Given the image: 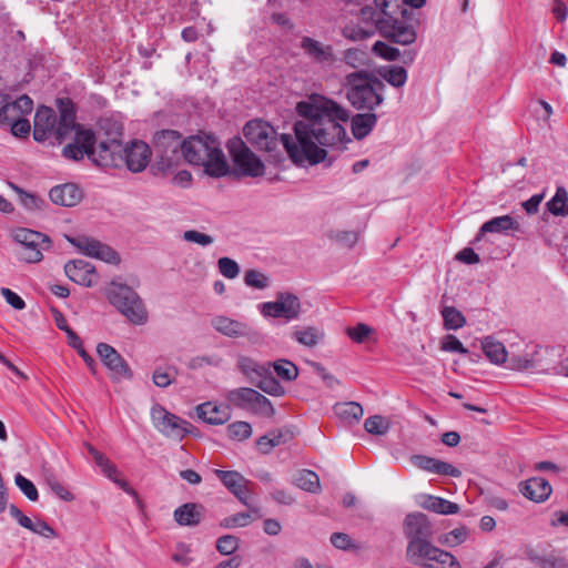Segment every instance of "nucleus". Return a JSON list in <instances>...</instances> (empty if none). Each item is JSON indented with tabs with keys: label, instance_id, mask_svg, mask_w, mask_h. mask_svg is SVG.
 I'll return each instance as SVG.
<instances>
[{
	"label": "nucleus",
	"instance_id": "1",
	"mask_svg": "<svg viewBox=\"0 0 568 568\" xmlns=\"http://www.w3.org/2000/svg\"><path fill=\"white\" fill-rule=\"evenodd\" d=\"M295 110L303 118L293 125L295 140L290 134L277 133L262 120L248 121L243 129L244 136L275 163L283 160V149L295 164L307 162L311 165L326 159L324 148H341L351 142L342 126L349 118L348 112L336 101L313 93L297 102Z\"/></svg>",
	"mask_w": 568,
	"mask_h": 568
},
{
	"label": "nucleus",
	"instance_id": "62",
	"mask_svg": "<svg viewBox=\"0 0 568 568\" xmlns=\"http://www.w3.org/2000/svg\"><path fill=\"white\" fill-rule=\"evenodd\" d=\"M467 538V529L466 528H456L444 536L443 542L448 544L449 546H456L464 542Z\"/></svg>",
	"mask_w": 568,
	"mask_h": 568
},
{
	"label": "nucleus",
	"instance_id": "37",
	"mask_svg": "<svg viewBox=\"0 0 568 568\" xmlns=\"http://www.w3.org/2000/svg\"><path fill=\"white\" fill-rule=\"evenodd\" d=\"M295 484L298 488L313 494L317 493L321 488L318 475L308 469H303L298 473Z\"/></svg>",
	"mask_w": 568,
	"mask_h": 568
},
{
	"label": "nucleus",
	"instance_id": "25",
	"mask_svg": "<svg viewBox=\"0 0 568 568\" xmlns=\"http://www.w3.org/2000/svg\"><path fill=\"white\" fill-rule=\"evenodd\" d=\"M551 491V485L542 477H532L520 484V493L535 503L545 501Z\"/></svg>",
	"mask_w": 568,
	"mask_h": 568
},
{
	"label": "nucleus",
	"instance_id": "19",
	"mask_svg": "<svg viewBox=\"0 0 568 568\" xmlns=\"http://www.w3.org/2000/svg\"><path fill=\"white\" fill-rule=\"evenodd\" d=\"M214 474L243 505L251 507L250 480L235 470L215 469Z\"/></svg>",
	"mask_w": 568,
	"mask_h": 568
},
{
	"label": "nucleus",
	"instance_id": "53",
	"mask_svg": "<svg viewBox=\"0 0 568 568\" xmlns=\"http://www.w3.org/2000/svg\"><path fill=\"white\" fill-rule=\"evenodd\" d=\"M440 349L444 352H453L459 354H468V349L464 347L462 342L455 335H446L440 341Z\"/></svg>",
	"mask_w": 568,
	"mask_h": 568
},
{
	"label": "nucleus",
	"instance_id": "57",
	"mask_svg": "<svg viewBox=\"0 0 568 568\" xmlns=\"http://www.w3.org/2000/svg\"><path fill=\"white\" fill-rule=\"evenodd\" d=\"M344 62L353 68H358L365 64L366 53L356 48L347 49L343 57Z\"/></svg>",
	"mask_w": 568,
	"mask_h": 568
},
{
	"label": "nucleus",
	"instance_id": "3",
	"mask_svg": "<svg viewBox=\"0 0 568 568\" xmlns=\"http://www.w3.org/2000/svg\"><path fill=\"white\" fill-rule=\"evenodd\" d=\"M426 0H374L379 7L382 20H378L382 32L390 37V42L410 44L416 39L414 28L408 23V9H417L424 6Z\"/></svg>",
	"mask_w": 568,
	"mask_h": 568
},
{
	"label": "nucleus",
	"instance_id": "29",
	"mask_svg": "<svg viewBox=\"0 0 568 568\" xmlns=\"http://www.w3.org/2000/svg\"><path fill=\"white\" fill-rule=\"evenodd\" d=\"M212 326L219 333L229 337L246 336L250 332L247 324L226 316H216L212 320Z\"/></svg>",
	"mask_w": 568,
	"mask_h": 568
},
{
	"label": "nucleus",
	"instance_id": "63",
	"mask_svg": "<svg viewBox=\"0 0 568 568\" xmlns=\"http://www.w3.org/2000/svg\"><path fill=\"white\" fill-rule=\"evenodd\" d=\"M30 122L24 116H21L19 120H16L10 125L11 133L17 138L27 136L30 132Z\"/></svg>",
	"mask_w": 568,
	"mask_h": 568
},
{
	"label": "nucleus",
	"instance_id": "6",
	"mask_svg": "<svg viewBox=\"0 0 568 568\" xmlns=\"http://www.w3.org/2000/svg\"><path fill=\"white\" fill-rule=\"evenodd\" d=\"M156 160L151 166L154 175L175 169L184 155V140L175 130H163L154 136Z\"/></svg>",
	"mask_w": 568,
	"mask_h": 568
},
{
	"label": "nucleus",
	"instance_id": "31",
	"mask_svg": "<svg viewBox=\"0 0 568 568\" xmlns=\"http://www.w3.org/2000/svg\"><path fill=\"white\" fill-rule=\"evenodd\" d=\"M428 568H460L456 557L428 544Z\"/></svg>",
	"mask_w": 568,
	"mask_h": 568
},
{
	"label": "nucleus",
	"instance_id": "7",
	"mask_svg": "<svg viewBox=\"0 0 568 568\" xmlns=\"http://www.w3.org/2000/svg\"><path fill=\"white\" fill-rule=\"evenodd\" d=\"M106 296L109 302L132 324L143 325L148 321V312L142 300L130 286L112 282Z\"/></svg>",
	"mask_w": 568,
	"mask_h": 568
},
{
	"label": "nucleus",
	"instance_id": "4",
	"mask_svg": "<svg viewBox=\"0 0 568 568\" xmlns=\"http://www.w3.org/2000/svg\"><path fill=\"white\" fill-rule=\"evenodd\" d=\"M59 119L50 106L41 105L37 109L33 121V139L37 142H44L49 138L61 143L72 131L75 120L74 103L69 98L57 100Z\"/></svg>",
	"mask_w": 568,
	"mask_h": 568
},
{
	"label": "nucleus",
	"instance_id": "32",
	"mask_svg": "<svg viewBox=\"0 0 568 568\" xmlns=\"http://www.w3.org/2000/svg\"><path fill=\"white\" fill-rule=\"evenodd\" d=\"M250 511L246 513H237L231 516L223 518L220 523V526L226 529L237 528V527H246L254 519L261 518L260 510L256 507H248Z\"/></svg>",
	"mask_w": 568,
	"mask_h": 568
},
{
	"label": "nucleus",
	"instance_id": "43",
	"mask_svg": "<svg viewBox=\"0 0 568 568\" xmlns=\"http://www.w3.org/2000/svg\"><path fill=\"white\" fill-rule=\"evenodd\" d=\"M382 77L390 85L400 88L405 84L407 79V72L403 67L393 65L384 70Z\"/></svg>",
	"mask_w": 568,
	"mask_h": 568
},
{
	"label": "nucleus",
	"instance_id": "30",
	"mask_svg": "<svg viewBox=\"0 0 568 568\" xmlns=\"http://www.w3.org/2000/svg\"><path fill=\"white\" fill-rule=\"evenodd\" d=\"M508 231L519 232L520 224L510 215L496 216L481 225L477 239L486 233H506Z\"/></svg>",
	"mask_w": 568,
	"mask_h": 568
},
{
	"label": "nucleus",
	"instance_id": "22",
	"mask_svg": "<svg viewBox=\"0 0 568 568\" xmlns=\"http://www.w3.org/2000/svg\"><path fill=\"white\" fill-rule=\"evenodd\" d=\"M199 418L210 425H223L231 419L230 405H217L212 402L200 404L196 407Z\"/></svg>",
	"mask_w": 568,
	"mask_h": 568
},
{
	"label": "nucleus",
	"instance_id": "45",
	"mask_svg": "<svg viewBox=\"0 0 568 568\" xmlns=\"http://www.w3.org/2000/svg\"><path fill=\"white\" fill-rule=\"evenodd\" d=\"M442 315L444 318V325L447 329L460 328L466 322L464 315L455 307H445L442 311Z\"/></svg>",
	"mask_w": 568,
	"mask_h": 568
},
{
	"label": "nucleus",
	"instance_id": "21",
	"mask_svg": "<svg viewBox=\"0 0 568 568\" xmlns=\"http://www.w3.org/2000/svg\"><path fill=\"white\" fill-rule=\"evenodd\" d=\"M65 275L74 283L91 287L94 284L95 267L83 260L69 261L64 265Z\"/></svg>",
	"mask_w": 568,
	"mask_h": 568
},
{
	"label": "nucleus",
	"instance_id": "56",
	"mask_svg": "<svg viewBox=\"0 0 568 568\" xmlns=\"http://www.w3.org/2000/svg\"><path fill=\"white\" fill-rule=\"evenodd\" d=\"M508 367L515 371H525L536 367V361L527 355H513L508 359Z\"/></svg>",
	"mask_w": 568,
	"mask_h": 568
},
{
	"label": "nucleus",
	"instance_id": "42",
	"mask_svg": "<svg viewBox=\"0 0 568 568\" xmlns=\"http://www.w3.org/2000/svg\"><path fill=\"white\" fill-rule=\"evenodd\" d=\"M567 201L568 194L566 189L564 186H558L552 199L546 204L547 210L556 216H564V209Z\"/></svg>",
	"mask_w": 568,
	"mask_h": 568
},
{
	"label": "nucleus",
	"instance_id": "52",
	"mask_svg": "<svg viewBox=\"0 0 568 568\" xmlns=\"http://www.w3.org/2000/svg\"><path fill=\"white\" fill-rule=\"evenodd\" d=\"M372 333H373V328L364 323H358L354 327L346 328L347 336L355 343L365 342Z\"/></svg>",
	"mask_w": 568,
	"mask_h": 568
},
{
	"label": "nucleus",
	"instance_id": "28",
	"mask_svg": "<svg viewBox=\"0 0 568 568\" xmlns=\"http://www.w3.org/2000/svg\"><path fill=\"white\" fill-rule=\"evenodd\" d=\"M204 507L195 503H186L174 510V519L180 526H196L203 519Z\"/></svg>",
	"mask_w": 568,
	"mask_h": 568
},
{
	"label": "nucleus",
	"instance_id": "36",
	"mask_svg": "<svg viewBox=\"0 0 568 568\" xmlns=\"http://www.w3.org/2000/svg\"><path fill=\"white\" fill-rule=\"evenodd\" d=\"M428 511L439 515H453L459 511V506L445 498L428 495Z\"/></svg>",
	"mask_w": 568,
	"mask_h": 568
},
{
	"label": "nucleus",
	"instance_id": "5",
	"mask_svg": "<svg viewBox=\"0 0 568 568\" xmlns=\"http://www.w3.org/2000/svg\"><path fill=\"white\" fill-rule=\"evenodd\" d=\"M348 102L357 110L373 111L384 101L385 84L375 75L361 70L346 77Z\"/></svg>",
	"mask_w": 568,
	"mask_h": 568
},
{
	"label": "nucleus",
	"instance_id": "64",
	"mask_svg": "<svg viewBox=\"0 0 568 568\" xmlns=\"http://www.w3.org/2000/svg\"><path fill=\"white\" fill-rule=\"evenodd\" d=\"M335 239L343 245L353 247L359 239V233L356 231H339L336 233Z\"/></svg>",
	"mask_w": 568,
	"mask_h": 568
},
{
	"label": "nucleus",
	"instance_id": "16",
	"mask_svg": "<svg viewBox=\"0 0 568 568\" xmlns=\"http://www.w3.org/2000/svg\"><path fill=\"white\" fill-rule=\"evenodd\" d=\"M300 298L288 292H280L276 300L261 304V313L267 317L284 318L286 322L297 320L301 314Z\"/></svg>",
	"mask_w": 568,
	"mask_h": 568
},
{
	"label": "nucleus",
	"instance_id": "46",
	"mask_svg": "<svg viewBox=\"0 0 568 568\" xmlns=\"http://www.w3.org/2000/svg\"><path fill=\"white\" fill-rule=\"evenodd\" d=\"M372 50L375 53V55L381 57L387 61L399 60L402 55L400 51L397 48L384 41H376Z\"/></svg>",
	"mask_w": 568,
	"mask_h": 568
},
{
	"label": "nucleus",
	"instance_id": "17",
	"mask_svg": "<svg viewBox=\"0 0 568 568\" xmlns=\"http://www.w3.org/2000/svg\"><path fill=\"white\" fill-rule=\"evenodd\" d=\"M97 353L103 365L110 371V376L113 381L120 382L132 377L128 363L113 346L106 343H99Z\"/></svg>",
	"mask_w": 568,
	"mask_h": 568
},
{
	"label": "nucleus",
	"instance_id": "27",
	"mask_svg": "<svg viewBox=\"0 0 568 568\" xmlns=\"http://www.w3.org/2000/svg\"><path fill=\"white\" fill-rule=\"evenodd\" d=\"M72 130L75 132L73 142L85 149L89 152V159L98 165L99 146L95 148L97 133L92 129H87L75 122Z\"/></svg>",
	"mask_w": 568,
	"mask_h": 568
},
{
	"label": "nucleus",
	"instance_id": "15",
	"mask_svg": "<svg viewBox=\"0 0 568 568\" xmlns=\"http://www.w3.org/2000/svg\"><path fill=\"white\" fill-rule=\"evenodd\" d=\"M227 149L235 168L242 175L256 178L264 174L263 162L240 138L230 140Z\"/></svg>",
	"mask_w": 568,
	"mask_h": 568
},
{
	"label": "nucleus",
	"instance_id": "49",
	"mask_svg": "<svg viewBox=\"0 0 568 568\" xmlns=\"http://www.w3.org/2000/svg\"><path fill=\"white\" fill-rule=\"evenodd\" d=\"M239 546L240 539L233 535H224L216 540V549L221 555L224 556L234 554Z\"/></svg>",
	"mask_w": 568,
	"mask_h": 568
},
{
	"label": "nucleus",
	"instance_id": "47",
	"mask_svg": "<svg viewBox=\"0 0 568 568\" xmlns=\"http://www.w3.org/2000/svg\"><path fill=\"white\" fill-rule=\"evenodd\" d=\"M229 437L235 440H245L252 435V426L247 422H234L227 426Z\"/></svg>",
	"mask_w": 568,
	"mask_h": 568
},
{
	"label": "nucleus",
	"instance_id": "40",
	"mask_svg": "<svg viewBox=\"0 0 568 568\" xmlns=\"http://www.w3.org/2000/svg\"><path fill=\"white\" fill-rule=\"evenodd\" d=\"M276 375L285 382H292L298 376L297 366L287 359H278L271 364Z\"/></svg>",
	"mask_w": 568,
	"mask_h": 568
},
{
	"label": "nucleus",
	"instance_id": "50",
	"mask_svg": "<svg viewBox=\"0 0 568 568\" xmlns=\"http://www.w3.org/2000/svg\"><path fill=\"white\" fill-rule=\"evenodd\" d=\"M244 283L257 290H264L268 286V277L256 270H248L244 275Z\"/></svg>",
	"mask_w": 568,
	"mask_h": 568
},
{
	"label": "nucleus",
	"instance_id": "39",
	"mask_svg": "<svg viewBox=\"0 0 568 568\" xmlns=\"http://www.w3.org/2000/svg\"><path fill=\"white\" fill-rule=\"evenodd\" d=\"M293 337L302 345L307 347L315 346L320 339L323 337V334L315 327H302L294 332Z\"/></svg>",
	"mask_w": 568,
	"mask_h": 568
},
{
	"label": "nucleus",
	"instance_id": "59",
	"mask_svg": "<svg viewBox=\"0 0 568 568\" xmlns=\"http://www.w3.org/2000/svg\"><path fill=\"white\" fill-rule=\"evenodd\" d=\"M221 364V358L217 356H195L191 358L189 362V368L190 369H199L204 366H219Z\"/></svg>",
	"mask_w": 568,
	"mask_h": 568
},
{
	"label": "nucleus",
	"instance_id": "34",
	"mask_svg": "<svg viewBox=\"0 0 568 568\" xmlns=\"http://www.w3.org/2000/svg\"><path fill=\"white\" fill-rule=\"evenodd\" d=\"M336 415L345 423L352 425L363 417V407L355 402L339 403L334 406Z\"/></svg>",
	"mask_w": 568,
	"mask_h": 568
},
{
	"label": "nucleus",
	"instance_id": "44",
	"mask_svg": "<svg viewBox=\"0 0 568 568\" xmlns=\"http://www.w3.org/2000/svg\"><path fill=\"white\" fill-rule=\"evenodd\" d=\"M364 427L372 435H385L389 429V422L381 415H374L365 420Z\"/></svg>",
	"mask_w": 568,
	"mask_h": 568
},
{
	"label": "nucleus",
	"instance_id": "54",
	"mask_svg": "<svg viewBox=\"0 0 568 568\" xmlns=\"http://www.w3.org/2000/svg\"><path fill=\"white\" fill-rule=\"evenodd\" d=\"M220 273L226 278H235L240 273L239 264L230 257H221L217 261Z\"/></svg>",
	"mask_w": 568,
	"mask_h": 568
},
{
	"label": "nucleus",
	"instance_id": "38",
	"mask_svg": "<svg viewBox=\"0 0 568 568\" xmlns=\"http://www.w3.org/2000/svg\"><path fill=\"white\" fill-rule=\"evenodd\" d=\"M428 473L454 478L462 476V471L454 465L433 457H428Z\"/></svg>",
	"mask_w": 568,
	"mask_h": 568
},
{
	"label": "nucleus",
	"instance_id": "14",
	"mask_svg": "<svg viewBox=\"0 0 568 568\" xmlns=\"http://www.w3.org/2000/svg\"><path fill=\"white\" fill-rule=\"evenodd\" d=\"M151 419L153 426L164 436L174 439H183L189 433L192 425L166 410L162 405L154 404L151 408Z\"/></svg>",
	"mask_w": 568,
	"mask_h": 568
},
{
	"label": "nucleus",
	"instance_id": "60",
	"mask_svg": "<svg viewBox=\"0 0 568 568\" xmlns=\"http://www.w3.org/2000/svg\"><path fill=\"white\" fill-rule=\"evenodd\" d=\"M62 155L70 160L80 161L84 155L89 158V152L73 142L63 148Z\"/></svg>",
	"mask_w": 568,
	"mask_h": 568
},
{
	"label": "nucleus",
	"instance_id": "18",
	"mask_svg": "<svg viewBox=\"0 0 568 568\" xmlns=\"http://www.w3.org/2000/svg\"><path fill=\"white\" fill-rule=\"evenodd\" d=\"M67 240L90 257L99 258L112 264L120 262V256L116 251L95 239L82 235L78 237L67 236Z\"/></svg>",
	"mask_w": 568,
	"mask_h": 568
},
{
	"label": "nucleus",
	"instance_id": "11",
	"mask_svg": "<svg viewBox=\"0 0 568 568\" xmlns=\"http://www.w3.org/2000/svg\"><path fill=\"white\" fill-rule=\"evenodd\" d=\"M13 240L20 244L17 256L27 263H38L43 258L42 251L48 250L51 240L48 235L30 229H18Z\"/></svg>",
	"mask_w": 568,
	"mask_h": 568
},
{
	"label": "nucleus",
	"instance_id": "23",
	"mask_svg": "<svg viewBox=\"0 0 568 568\" xmlns=\"http://www.w3.org/2000/svg\"><path fill=\"white\" fill-rule=\"evenodd\" d=\"M50 200L61 206H74L83 197V192L74 183H65L53 186L49 192Z\"/></svg>",
	"mask_w": 568,
	"mask_h": 568
},
{
	"label": "nucleus",
	"instance_id": "26",
	"mask_svg": "<svg viewBox=\"0 0 568 568\" xmlns=\"http://www.w3.org/2000/svg\"><path fill=\"white\" fill-rule=\"evenodd\" d=\"M301 48L316 62L325 63L334 60L332 45L323 44L313 38L303 37L301 40Z\"/></svg>",
	"mask_w": 568,
	"mask_h": 568
},
{
	"label": "nucleus",
	"instance_id": "24",
	"mask_svg": "<svg viewBox=\"0 0 568 568\" xmlns=\"http://www.w3.org/2000/svg\"><path fill=\"white\" fill-rule=\"evenodd\" d=\"M343 108L348 112V116H351L349 110L346 109L345 106H343ZM349 121H351V130H352L353 136L356 140H363L372 132V130L376 125L377 115L372 112L357 113L354 116L348 118L347 121L342 122V126L345 128V124H347ZM344 130H345V133L347 134L346 129H344Z\"/></svg>",
	"mask_w": 568,
	"mask_h": 568
},
{
	"label": "nucleus",
	"instance_id": "61",
	"mask_svg": "<svg viewBox=\"0 0 568 568\" xmlns=\"http://www.w3.org/2000/svg\"><path fill=\"white\" fill-rule=\"evenodd\" d=\"M1 295L4 297L6 302L11 305L14 310H23L26 307L24 301L13 291L7 287L1 288Z\"/></svg>",
	"mask_w": 568,
	"mask_h": 568
},
{
	"label": "nucleus",
	"instance_id": "41",
	"mask_svg": "<svg viewBox=\"0 0 568 568\" xmlns=\"http://www.w3.org/2000/svg\"><path fill=\"white\" fill-rule=\"evenodd\" d=\"M261 379L256 386L271 396H282L285 390L281 383L271 375V372L258 376Z\"/></svg>",
	"mask_w": 568,
	"mask_h": 568
},
{
	"label": "nucleus",
	"instance_id": "9",
	"mask_svg": "<svg viewBox=\"0 0 568 568\" xmlns=\"http://www.w3.org/2000/svg\"><path fill=\"white\" fill-rule=\"evenodd\" d=\"M99 142L98 165L114 164L112 154H118L122 150V123L112 118H102L97 123Z\"/></svg>",
	"mask_w": 568,
	"mask_h": 568
},
{
	"label": "nucleus",
	"instance_id": "51",
	"mask_svg": "<svg viewBox=\"0 0 568 568\" xmlns=\"http://www.w3.org/2000/svg\"><path fill=\"white\" fill-rule=\"evenodd\" d=\"M16 485L19 489L26 495V497L31 501H37L39 498L38 489L34 484L22 476L21 474H17L14 477Z\"/></svg>",
	"mask_w": 568,
	"mask_h": 568
},
{
	"label": "nucleus",
	"instance_id": "2",
	"mask_svg": "<svg viewBox=\"0 0 568 568\" xmlns=\"http://www.w3.org/2000/svg\"><path fill=\"white\" fill-rule=\"evenodd\" d=\"M183 159L191 165L202 166L212 178L230 173V166L221 149L220 141L212 134H197L184 140Z\"/></svg>",
	"mask_w": 568,
	"mask_h": 568
},
{
	"label": "nucleus",
	"instance_id": "33",
	"mask_svg": "<svg viewBox=\"0 0 568 568\" xmlns=\"http://www.w3.org/2000/svg\"><path fill=\"white\" fill-rule=\"evenodd\" d=\"M481 347L485 355L494 364L500 365L507 361V351L501 342L496 341L494 337L487 336L481 342Z\"/></svg>",
	"mask_w": 568,
	"mask_h": 568
},
{
	"label": "nucleus",
	"instance_id": "10",
	"mask_svg": "<svg viewBox=\"0 0 568 568\" xmlns=\"http://www.w3.org/2000/svg\"><path fill=\"white\" fill-rule=\"evenodd\" d=\"M379 7L374 4V7H363L359 9V21L361 23H354L353 21L346 23L342 30L341 34L349 40V41H364L375 36L378 32L383 38L390 41V37L385 36L381 26L378 24V20L384 19L382 17Z\"/></svg>",
	"mask_w": 568,
	"mask_h": 568
},
{
	"label": "nucleus",
	"instance_id": "12",
	"mask_svg": "<svg viewBox=\"0 0 568 568\" xmlns=\"http://www.w3.org/2000/svg\"><path fill=\"white\" fill-rule=\"evenodd\" d=\"M226 399L231 405L237 408L262 416L271 417L275 413L271 400L250 387H240L230 390L226 394Z\"/></svg>",
	"mask_w": 568,
	"mask_h": 568
},
{
	"label": "nucleus",
	"instance_id": "35",
	"mask_svg": "<svg viewBox=\"0 0 568 568\" xmlns=\"http://www.w3.org/2000/svg\"><path fill=\"white\" fill-rule=\"evenodd\" d=\"M237 367L244 375L253 378L254 375L258 377L260 375L268 374L271 363L261 365L247 356H241L237 361Z\"/></svg>",
	"mask_w": 568,
	"mask_h": 568
},
{
	"label": "nucleus",
	"instance_id": "13",
	"mask_svg": "<svg viewBox=\"0 0 568 568\" xmlns=\"http://www.w3.org/2000/svg\"><path fill=\"white\" fill-rule=\"evenodd\" d=\"M112 155L114 164H102L101 166L118 168L121 164H125L131 172L139 173L148 166L152 151L145 142L134 140L130 144H122L121 152Z\"/></svg>",
	"mask_w": 568,
	"mask_h": 568
},
{
	"label": "nucleus",
	"instance_id": "55",
	"mask_svg": "<svg viewBox=\"0 0 568 568\" xmlns=\"http://www.w3.org/2000/svg\"><path fill=\"white\" fill-rule=\"evenodd\" d=\"M14 190L20 195L21 204L28 210H31V211L40 210L42 207V205L44 204V201L34 194L28 193L17 186L14 187Z\"/></svg>",
	"mask_w": 568,
	"mask_h": 568
},
{
	"label": "nucleus",
	"instance_id": "58",
	"mask_svg": "<svg viewBox=\"0 0 568 568\" xmlns=\"http://www.w3.org/2000/svg\"><path fill=\"white\" fill-rule=\"evenodd\" d=\"M183 240L186 242L196 243L202 246L211 245L214 242V239L209 235L201 233L195 230H189L183 233Z\"/></svg>",
	"mask_w": 568,
	"mask_h": 568
},
{
	"label": "nucleus",
	"instance_id": "48",
	"mask_svg": "<svg viewBox=\"0 0 568 568\" xmlns=\"http://www.w3.org/2000/svg\"><path fill=\"white\" fill-rule=\"evenodd\" d=\"M47 485L49 486L50 490L60 499L63 501H73L74 495L68 489L67 486H64L59 479L54 476L47 477Z\"/></svg>",
	"mask_w": 568,
	"mask_h": 568
},
{
	"label": "nucleus",
	"instance_id": "20",
	"mask_svg": "<svg viewBox=\"0 0 568 568\" xmlns=\"http://www.w3.org/2000/svg\"><path fill=\"white\" fill-rule=\"evenodd\" d=\"M0 106V125L10 126L16 120L31 113L33 101L27 94H23L14 101L2 98Z\"/></svg>",
	"mask_w": 568,
	"mask_h": 568
},
{
	"label": "nucleus",
	"instance_id": "8",
	"mask_svg": "<svg viewBox=\"0 0 568 568\" xmlns=\"http://www.w3.org/2000/svg\"><path fill=\"white\" fill-rule=\"evenodd\" d=\"M404 534L408 539V560L414 565L426 567V515L408 514L404 520Z\"/></svg>",
	"mask_w": 568,
	"mask_h": 568
}]
</instances>
